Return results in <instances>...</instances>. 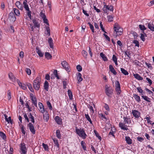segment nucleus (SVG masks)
Segmentation results:
<instances>
[{
  "instance_id": "f257e3e1",
  "label": "nucleus",
  "mask_w": 154,
  "mask_h": 154,
  "mask_svg": "<svg viewBox=\"0 0 154 154\" xmlns=\"http://www.w3.org/2000/svg\"><path fill=\"white\" fill-rule=\"evenodd\" d=\"M124 122H120L119 124V126L121 129L124 130H127L128 128L125 124L130 125L131 123V120L130 118L127 117H124L123 118Z\"/></svg>"
},
{
  "instance_id": "f03ea898",
  "label": "nucleus",
  "mask_w": 154,
  "mask_h": 154,
  "mask_svg": "<svg viewBox=\"0 0 154 154\" xmlns=\"http://www.w3.org/2000/svg\"><path fill=\"white\" fill-rule=\"evenodd\" d=\"M114 29L116 34L115 35L116 37L122 34L123 31V29L120 27L117 23H116L114 24Z\"/></svg>"
},
{
  "instance_id": "7ed1b4c3",
  "label": "nucleus",
  "mask_w": 154,
  "mask_h": 154,
  "mask_svg": "<svg viewBox=\"0 0 154 154\" xmlns=\"http://www.w3.org/2000/svg\"><path fill=\"white\" fill-rule=\"evenodd\" d=\"M75 132L79 137L83 139H85L87 137V135L85 132L84 129L78 128H76Z\"/></svg>"
},
{
  "instance_id": "20e7f679",
  "label": "nucleus",
  "mask_w": 154,
  "mask_h": 154,
  "mask_svg": "<svg viewBox=\"0 0 154 154\" xmlns=\"http://www.w3.org/2000/svg\"><path fill=\"white\" fill-rule=\"evenodd\" d=\"M23 5L24 8L25 10L27 11L26 12L30 20L32 19L31 11L29 10L28 5L27 3V0H25L23 2Z\"/></svg>"
},
{
  "instance_id": "39448f33",
  "label": "nucleus",
  "mask_w": 154,
  "mask_h": 154,
  "mask_svg": "<svg viewBox=\"0 0 154 154\" xmlns=\"http://www.w3.org/2000/svg\"><path fill=\"white\" fill-rule=\"evenodd\" d=\"M41 79L39 77H37L33 81V86L36 90H38L40 88Z\"/></svg>"
},
{
  "instance_id": "423d86ee",
  "label": "nucleus",
  "mask_w": 154,
  "mask_h": 154,
  "mask_svg": "<svg viewBox=\"0 0 154 154\" xmlns=\"http://www.w3.org/2000/svg\"><path fill=\"white\" fill-rule=\"evenodd\" d=\"M20 152L21 154H26L27 148L26 146L25 143H21L20 146Z\"/></svg>"
},
{
  "instance_id": "0eeeda50",
  "label": "nucleus",
  "mask_w": 154,
  "mask_h": 154,
  "mask_svg": "<svg viewBox=\"0 0 154 154\" xmlns=\"http://www.w3.org/2000/svg\"><path fill=\"white\" fill-rule=\"evenodd\" d=\"M115 90L116 93L119 96L122 92L120 84L119 81H116L115 82Z\"/></svg>"
},
{
  "instance_id": "6e6552de",
  "label": "nucleus",
  "mask_w": 154,
  "mask_h": 154,
  "mask_svg": "<svg viewBox=\"0 0 154 154\" xmlns=\"http://www.w3.org/2000/svg\"><path fill=\"white\" fill-rule=\"evenodd\" d=\"M105 92L106 95L109 97H111L113 93V90L109 88L108 85H106Z\"/></svg>"
},
{
  "instance_id": "1a4fd4ad",
  "label": "nucleus",
  "mask_w": 154,
  "mask_h": 154,
  "mask_svg": "<svg viewBox=\"0 0 154 154\" xmlns=\"http://www.w3.org/2000/svg\"><path fill=\"white\" fill-rule=\"evenodd\" d=\"M131 113L135 119H138L140 117V113L139 111L136 109L132 110Z\"/></svg>"
},
{
  "instance_id": "9d476101",
  "label": "nucleus",
  "mask_w": 154,
  "mask_h": 154,
  "mask_svg": "<svg viewBox=\"0 0 154 154\" xmlns=\"http://www.w3.org/2000/svg\"><path fill=\"white\" fill-rule=\"evenodd\" d=\"M29 130L33 134H35V130L34 126L31 123H29L27 125Z\"/></svg>"
},
{
  "instance_id": "9b49d317",
  "label": "nucleus",
  "mask_w": 154,
  "mask_h": 154,
  "mask_svg": "<svg viewBox=\"0 0 154 154\" xmlns=\"http://www.w3.org/2000/svg\"><path fill=\"white\" fill-rule=\"evenodd\" d=\"M61 65L63 67L66 71H69V66L66 61H64L62 62Z\"/></svg>"
},
{
  "instance_id": "f8f14e48",
  "label": "nucleus",
  "mask_w": 154,
  "mask_h": 154,
  "mask_svg": "<svg viewBox=\"0 0 154 154\" xmlns=\"http://www.w3.org/2000/svg\"><path fill=\"white\" fill-rule=\"evenodd\" d=\"M30 97L32 103L34 104L35 106H37V101L35 97L33 96L32 94H30Z\"/></svg>"
},
{
  "instance_id": "ddd939ff",
  "label": "nucleus",
  "mask_w": 154,
  "mask_h": 154,
  "mask_svg": "<svg viewBox=\"0 0 154 154\" xmlns=\"http://www.w3.org/2000/svg\"><path fill=\"white\" fill-rule=\"evenodd\" d=\"M9 18L12 21L14 22L16 20V18L13 13H10L9 14Z\"/></svg>"
},
{
  "instance_id": "4468645a",
  "label": "nucleus",
  "mask_w": 154,
  "mask_h": 154,
  "mask_svg": "<svg viewBox=\"0 0 154 154\" xmlns=\"http://www.w3.org/2000/svg\"><path fill=\"white\" fill-rule=\"evenodd\" d=\"M15 5L19 9L22 10L23 9V6L22 4L19 1H17L15 3Z\"/></svg>"
},
{
  "instance_id": "2eb2a0df",
  "label": "nucleus",
  "mask_w": 154,
  "mask_h": 154,
  "mask_svg": "<svg viewBox=\"0 0 154 154\" xmlns=\"http://www.w3.org/2000/svg\"><path fill=\"white\" fill-rule=\"evenodd\" d=\"M17 82L18 83L19 86L22 88L23 90H25L26 89V85L24 84H22L21 82H20V81L18 79L17 80Z\"/></svg>"
},
{
  "instance_id": "dca6fc26",
  "label": "nucleus",
  "mask_w": 154,
  "mask_h": 154,
  "mask_svg": "<svg viewBox=\"0 0 154 154\" xmlns=\"http://www.w3.org/2000/svg\"><path fill=\"white\" fill-rule=\"evenodd\" d=\"M38 105L39 108V110L40 112L42 113H44L45 109L42 104L40 102H39L38 103Z\"/></svg>"
},
{
  "instance_id": "f3484780",
  "label": "nucleus",
  "mask_w": 154,
  "mask_h": 154,
  "mask_svg": "<svg viewBox=\"0 0 154 154\" xmlns=\"http://www.w3.org/2000/svg\"><path fill=\"white\" fill-rule=\"evenodd\" d=\"M125 140L126 143L129 145L131 144L132 143V141L130 137L128 136L125 137Z\"/></svg>"
},
{
  "instance_id": "a211bd4d",
  "label": "nucleus",
  "mask_w": 154,
  "mask_h": 154,
  "mask_svg": "<svg viewBox=\"0 0 154 154\" xmlns=\"http://www.w3.org/2000/svg\"><path fill=\"white\" fill-rule=\"evenodd\" d=\"M55 120L57 123L58 125H61L62 123V121L61 119L58 116H56L55 118Z\"/></svg>"
},
{
  "instance_id": "6ab92c4d",
  "label": "nucleus",
  "mask_w": 154,
  "mask_h": 154,
  "mask_svg": "<svg viewBox=\"0 0 154 154\" xmlns=\"http://www.w3.org/2000/svg\"><path fill=\"white\" fill-rule=\"evenodd\" d=\"M147 24L148 28L151 30L154 31V25L151 22L148 23Z\"/></svg>"
},
{
  "instance_id": "aec40b11",
  "label": "nucleus",
  "mask_w": 154,
  "mask_h": 154,
  "mask_svg": "<svg viewBox=\"0 0 154 154\" xmlns=\"http://www.w3.org/2000/svg\"><path fill=\"white\" fill-rule=\"evenodd\" d=\"M8 76L9 78L12 82H14L16 81V78L12 72L9 73Z\"/></svg>"
},
{
  "instance_id": "412c9836",
  "label": "nucleus",
  "mask_w": 154,
  "mask_h": 154,
  "mask_svg": "<svg viewBox=\"0 0 154 154\" xmlns=\"http://www.w3.org/2000/svg\"><path fill=\"white\" fill-rule=\"evenodd\" d=\"M109 69L110 71L112 72L114 75H116L117 74V72L114 69L112 65H110L109 66Z\"/></svg>"
},
{
  "instance_id": "4be33fe9",
  "label": "nucleus",
  "mask_w": 154,
  "mask_h": 154,
  "mask_svg": "<svg viewBox=\"0 0 154 154\" xmlns=\"http://www.w3.org/2000/svg\"><path fill=\"white\" fill-rule=\"evenodd\" d=\"M133 75L134 78L139 81H142L143 80V78L138 74H134Z\"/></svg>"
},
{
  "instance_id": "5701e85b",
  "label": "nucleus",
  "mask_w": 154,
  "mask_h": 154,
  "mask_svg": "<svg viewBox=\"0 0 154 154\" xmlns=\"http://www.w3.org/2000/svg\"><path fill=\"white\" fill-rule=\"evenodd\" d=\"M44 88L46 91H48L49 89V84L48 82L47 81H45L44 83Z\"/></svg>"
},
{
  "instance_id": "b1692460",
  "label": "nucleus",
  "mask_w": 154,
  "mask_h": 154,
  "mask_svg": "<svg viewBox=\"0 0 154 154\" xmlns=\"http://www.w3.org/2000/svg\"><path fill=\"white\" fill-rule=\"evenodd\" d=\"M133 97L134 98L135 100H136L137 102L138 103H139L140 102V97L138 95L136 94H133Z\"/></svg>"
},
{
  "instance_id": "393cba45",
  "label": "nucleus",
  "mask_w": 154,
  "mask_h": 154,
  "mask_svg": "<svg viewBox=\"0 0 154 154\" xmlns=\"http://www.w3.org/2000/svg\"><path fill=\"white\" fill-rule=\"evenodd\" d=\"M32 23L34 24V25L35 27L39 28L40 26V25L39 24L38 22L36 21L34 19L32 20Z\"/></svg>"
},
{
  "instance_id": "a878e982",
  "label": "nucleus",
  "mask_w": 154,
  "mask_h": 154,
  "mask_svg": "<svg viewBox=\"0 0 154 154\" xmlns=\"http://www.w3.org/2000/svg\"><path fill=\"white\" fill-rule=\"evenodd\" d=\"M48 43L49 44L50 47L51 48H54V45L53 42V40L51 38H49L48 40Z\"/></svg>"
},
{
  "instance_id": "bb28decb",
  "label": "nucleus",
  "mask_w": 154,
  "mask_h": 154,
  "mask_svg": "<svg viewBox=\"0 0 154 154\" xmlns=\"http://www.w3.org/2000/svg\"><path fill=\"white\" fill-rule=\"evenodd\" d=\"M100 55L104 61H107L108 60L107 57L103 52L100 53Z\"/></svg>"
},
{
  "instance_id": "cd10ccee",
  "label": "nucleus",
  "mask_w": 154,
  "mask_h": 154,
  "mask_svg": "<svg viewBox=\"0 0 154 154\" xmlns=\"http://www.w3.org/2000/svg\"><path fill=\"white\" fill-rule=\"evenodd\" d=\"M82 75L80 73H78L77 75V79L78 81V82H80L83 79L82 77Z\"/></svg>"
},
{
  "instance_id": "c85d7f7f",
  "label": "nucleus",
  "mask_w": 154,
  "mask_h": 154,
  "mask_svg": "<svg viewBox=\"0 0 154 154\" xmlns=\"http://www.w3.org/2000/svg\"><path fill=\"white\" fill-rule=\"evenodd\" d=\"M104 6L103 8V11L105 13L108 14V11L107 9L106 5L105 2H103Z\"/></svg>"
},
{
  "instance_id": "c756f323",
  "label": "nucleus",
  "mask_w": 154,
  "mask_h": 154,
  "mask_svg": "<svg viewBox=\"0 0 154 154\" xmlns=\"http://www.w3.org/2000/svg\"><path fill=\"white\" fill-rule=\"evenodd\" d=\"M28 117L30 120V121H31L33 123L35 122L34 117L31 113H29V115H28Z\"/></svg>"
},
{
  "instance_id": "7c9ffc66",
  "label": "nucleus",
  "mask_w": 154,
  "mask_h": 154,
  "mask_svg": "<svg viewBox=\"0 0 154 154\" xmlns=\"http://www.w3.org/2000/svg\"><path fill=\"white\" fill-rule=\"evenodd\" d=\"M36 50L37 54L40 57H42L43 56L44 54L41 51V50L38 48H36Z\"/></svg>"
},
{
  "instance_id": "2f4dec72",
  "label": "nucleus",
  "mask_w": 154,
  "mask_h": 154,
  "mask_svg": "<svg viewBox=\"0 0 154 154\" xmlns=\"http://www.w3.org/2000/svg\"><path fill=\"white\" fill-rule=\"evenodd\" d=\"M116 131V130L115 128H112L111 129V131L110 132L109 134V135H112L114 137H115L114 134L115 133Z\"/></svg>"
},
{
  "instance_id": "473e14b6",
  "label": "nucleus",
  "mask_w": 154,
  "mask_h": 154,
  "mask_svg": "<svg viewBox=\"0 0 154 154\" xmlns=\"http://www.w3.org/2000/svg\"><path fill=\"white\" fill-rule=\"evenodd\" d=\"M52 139L54 144H55V145L58 148H59V144L58 140L56 138H52Z\"/></svg>"
},
{
  "instance_id": "72a5a7b5",
  "label": "nucleus",
  "mask_w": 154,
  "mask_h": 154,
  "mask_svg": "<svg viewBox=\"0 0 154 154\" xmlns=\"http://www.w3.org/2000/svg\"><path fill=\"white\" fill-rule=\"evenodd\" d=\"M43 119L44 120L47 122L49 119V116L48 113H46L45 115H44Z\"/></svg>"
},
{
  "instance_id": "f704fd0d",
  "label": "nucleus",
  "mask_w": 154,
  "mask_h": 154,
  "mask_svg": "<svg viewBox=\"0 0 154 154\" xmlns=\"http://www.w3.org/2000/svg\"><path fill=\"white\" fill-rule=\"evenodd\" d=\"M142 97L143 99L144 100L147 101V102H150L151 101V99L149 98L146 96L143 95L141 96Z\"/></svg>"
},
{
  "instance_id": "c9c22d12",
  "label": "nucleus",
  "mask_w": 154,
  "mask_h": 154,
  "mask_svg": "<svg viewBox=\"0 0 154 154\" xmlns=\"http://www.w3.org/2000/svg\"><path fill=\"white\" fill-rule=\"evenodd\" d=\"M120 70L122 73L125 75H128L129 74L128 72L124 68H121Z\"/></svg>"
},
{
  "instance_id": "e433bc0d",
  "label": "nucleus",
  "mask_w": 154,
  "mask_h": 154,
  "mask_svg": "<svg viewBox=\"0 0 154 154\" xmlns=\"http://www.w3.org/2000/svg\"><path fill=\"white\" fill-rule=\"evenodd\" d=\"M0 136L4 140H5L6 139V136L5 134L2 131L0 132Z\"/></svg>"
},
{
  "instance_id": "4c0bfd02",
  "label": "nucleus",
  "mask_w": 154,
  "mask_h": 154,
  "mask_svg": "<svg viewBox=\"0 0 154 154\" xmlns=\"http://www.w3.org/2000/svg\"><path fill=\"white\" fill-rule=\"evenodd\" d=\"M14 12L15 14L17 16H19L20 15V12L19 10L16 8H13Z\"/></svg>"
},
{
  "instance_id": "58836bf2",
  "label": "nucleus",
  "mask_w": 154,
  "mask_h": 154,
  "mask_svg": "<svg viewBox=\"0 0 154 154\" xmlns=\"http://www.w3.org/2000/svg\"><path fill=\"white\" fill-rule=\"evenodd\" d=\"M85 116L86 118L87 119V120L89 122L90 124H92V121L90 116H89L88 114H85Z\"/></svg>"
},
{
  "instance_id": "ea45409f",
  "label": "nucleus",
  "mask_w": 154,
  "mask_h": 154,
  "mask_svg": "<svg viewBox=\"0 0 154 154\" xmlns=\"http://www.w3.org/2000/svg\"><path fill=\"white\" fill-rule=\"evenodd\" d=\"M137 90L138 92L141 94V96L143 95V91L142 89L140 87L137 88Z\"/></svg>"
},
{
  "instance_id": "a19ab883",
  "label": "nucleus",
  "mask_w": 154,
  "mask_h": 154,
  "mask_svg": "<svg viewBox=\"0 0 154 154\" xmlns=\"http://www.w3.org/2000/svg\"><path fill=\"white\" fill-rule=\"evenodd\" d=\"M45 56L48 59H51L52 57L51 55L48 52H46L45 54Z\"/></svg>"
},
{
  "instance_id": "79ce46f5",
  "label": "nucleus",
  "mask_w": 154,
  "mask_h": 154,
  "mask_svg": "<svg viewBox=\"0 0 154 154\" xmlns=\"http://www.w3.org/2000/svg\"><path fill=\"white\" fill-rule=\"evenodd\" d=\"M56 134L57 137L59 139H60L61 138V135L60 131L59 130H57L56 131Z\"/></svg>"
},
{
  "instance_id": "37998d69",
  "label": "nucleus",
  "mask_w": 154,
  "mask_h": 154,
  "mask_svg": "<svg viewBox=\"0 0 154 154\" xmlns=\"http://www.w3.org/2000/svg\"><path fill=\"white\" fill-rule=\"evenodd\" d=\"M68 94L69 97V99L72 100V94L71 91L70 90H68Z\"/></svg>"
},
{
  "instance_id": "c03bdc74",
  "label": "nucleus",
  "mask_w": 154,
  "mask_h": 154,
  "mask_svg": "<svg viewBox=\"0 0 154 154\" xmlns=\"http://www.w3.org/2000/svg\"><path fill=\"white\" fill-rule=\"evenodd\" d=\"M81 145L82 146V148L84 150H86V147L85 146V142L83 141H82L81 142Z\"/></svg>"
},
{
  "instance_id": "a18cd8bd",
  "label": "nucleus",
  "mask_w": 154,
  "mask_h": 154,
  "mask_svg": "<svg viewBox=\"0 0 154 154\" xmlns=\"http://www.w3.org/2000/svg\"><path fill=\"white\" fill-rule=\"evenodd\" d=\"M107 9L108 11H113V6L110 5H106Z\"/></svg>"
},
{
  "instance_id": "49530a36",
  "label": "nucleus",
  "mask_w": 154,
  "mask_h": 154,
  "mask_svg": "<svg viewBox=\"0 0 154 154\" xmlns=\"http://www.w3.org/2000/svg\"><path fill=\"white\" fill-rule=\"evenodd\" d=\"M100 26L101 29V30L104 32L105 33H106V32L105 31L104 28L103 27V25L102 24V22L101 21H100Z\"/></svg>"
},
{
  "instance_id": "de8ad7c7",
  "label": "nucleus",
  "mask_w": 154,
  "mask_h": 154,
  "mask_svg": "<svg viewBox=\"0 0 154 154\" xmlns=\"http://www.w3.org/2000/svg\"><path fill=\"white\" fill-rule=\"evenodd\" d=\"M88 24L92 32L93 33L94 32V28L93 26L89 22L88 23Z\"/></svg>"
},
{
  "instance_id": "09e8293b",
  "label": "nucleus",
  "mask_w": 154,
  "mask_h": 154,
  "mask_svg": "<svg viewBox=\"0 0 154 154\" xmlns=\"http://www.w3.org/2000/svg\"><path fill=\"white\" fill-rule=\"evenodd\" d=\"M107 20L109 22L112 21H113V17L112 15H108L107 16Z\"/></svg>"
},
{
  "instance_id": "8fccbe9b",
  "label": "nucleus",
  "mask_w": 154,
  "mask_h": 154,
  "mask_svg": "<svg viewBox=\"0 0 154 154\" xmlns=\"http://www.w3.org/2000/svg\"><path fill=\"white\" fill-rule=\"evenodd\" d=\"M42 146L45 151H48V147L47 145L43 143Z\"/></svg>"
},
{
  "instance_id": "3c124183",
  "label": "nucleus",
  "mask_w": 154,
  "mask_h": 154,
  "mask_svg": "<svg viewBox=\"0 0 154 154\" xmlns=\"http://www.w3.org/2000/svg\"><path fill=\"white\" fill-rule=\"evenodd\" d=\"M94 133L95 134L96 136L98 138V139L100 140H101V137L99 135V134L97 133V131L96 130L94 131Z\"/></svg>"
},
{
  "instance_id": "603ef678",
  "label": "nucleus",
  "mask_w": 154,
  "mask_h": 154,
  "mask_svg": "<svg viewBox=\"0 0 154 154\" xmlns=\"http://www.w3.org/2000/svg\"><path fill=\"white\" fill-rule=\"evenodd\" d=\"M133 43L135 45V46L139 47V42L137 40H134L133 41Z\"/></svg>"
},
{
  "instance_id": "864d4df0",
  "label": "nucleus",
  "mask_w": 154,
  "mask_h": 154,
  "mask_svg": "<svg viewBox=\"0 0 154 154\" xmlns=\"http://www.w3.org/2000/svg\"><path fill=\"white\" fill-rule=\"evenodd\" d=\"M27 86L29 89L32 92L34 91V90L31 85L30 83H28L27 84Z\"/></svg>"
},
{
  "instance_id": "5fc2aeb1",
  "label": "nucleus",
  "mask_w": 154,
  "mask_h": 154,
  "mask_svg": "<svg viewBox=\"0 0 154 154\" xmlns=\"http://www.w3.org/2000/svg\"><path fill=\"white\" fill-rule=\"evenodd\" d=\"M82 54L83 56L85 58H87L88 54L87 52L85 50H83L82 52Z\"/></svg>"
},
{
  "instance_id": "6e6d98bb",
  "label": "nucleus",
  "mask_w": 154,
  "mask_h": 154,
  "mask_svg": "<svg viewBox=\"0 0 154 154\" xmlns=\"http://www.w3.org/2000/svg\"><path fill=\"white\" fill-rule=\"evenodd\" d=\"M54 74L55 76L57 78V79H60L59 76L57 74V70H54Z\"/></svg>"
},
{
  "instance_id": "4d7b16f0",
  "label": "nucleus",
  "mask_w": 154,
  "mask_h": 154,
  "mask_svg": "<svg viewBox=\"0 0 154 154\" xmlns=\"http://www.w3.org/2000/svg\"><path fill=\"white\" fill-rule=\"evenodd\" d=\"M47 103L49 109L52 110V108L50 102L49 101H47Z\"/></svg>"
},
{
  "instance_id": "13d9d810",
  "label": "nucleus",
  "mask_w": 154,
  "mask_h": 154,
  "mask_svg": "<svg viewBox=\"0 0 154 154\" xmlns=\"http://www.w3.org/2000/svg\"><path fill=\"white\" fill-rule=\"evenodd\" d=\"M139 27L140 29L143 31H144L146 29V28L145 27V26L143 25H139Z\"/></svg>"
},
{
  "instance_id": "bf43d9fd",
  "label": "nucleus",
  "mask_w": 154,
  "mask_h": 154,
  "mask_svg": "<svg viewBox=\"0 0 154 154\" xmlns=\"http://www.w3.org/2000/svg\"><path fill=\"white\" fill-rule=\"evenodd\" d=\"M104 107L106 110L107 111H109L110 109L109 107L108 104L106 103H105Z\"/></svg>"
},
{
  "instance_id": "052dcab7",
  "label": "nucleus",
  "mask_w": 154,
  "mask_h": 154,
  "mask_svg": "<svg viewBox=\"0 0 154 154\" xmlns=\"http://www.w3.org/2000/svg\"><path fill=\"white\" fill-rule=\"evenodd\" d=\"M76 68L79 72H81L82 71V67L80 65H78L76 66Z\"/></svg>"
},
{
  "instance_id": "680f3d73",
  "label": "nucleus",
  "mask_w": 154,
  "mask_h": 154,
  "mask_svg": "<svg viewBox=\"0 0 154 154\" xmlns=\"http://www.w3.org/2000/svg\"><path fill=\"white\" fill-rule=\"evenodd\" d=\"M40 16L42 19L46 17L45 14L43 13L42 11L40 13Z\"/></svg>"
},
{
  "instance_id": "e2e57ef3",
  "label": "nucleus",
  "mask_w": 154,
  "mask_h": 154,
  "mask_svg": "<svg viewBox=\"0 0 154 154\" xmlns=\"http://www.w3.org/2000/svg\"><path fill=\"white\" fill-rule=\"evenodd\" d=\"M24 117L25 119V120L26 121L28 122L29 121V117L28 116L26 113L23 114Z\"/></svg>"
},
{
  "instance_id": "0e129e2a",
  "label": "nucleus",
  "mask_w": 154,
  "mask_h": 154,
  "mask_svg": "<svg viewBox=\"0 0 154 154\" xmlns=\"http://www.w3.org/2000/svg\"><path fill=\"white\" fill-rule=\"evenodd\" d=\"M8 123H10L11 124H12L13 122L11 120V117H9L8 119L7 120H5Z\"/></svg>"
},
{
  "instance_id": "69168bd1",
  "label": "nucleus",
  "mask_w": 154,
  "mask_h": 154,
  "mask_svg": "<svg viewBox=\"0 0 154 154\" xmlns=\"http://www.w3.org/2000/svg\"><path fill=\"white\" fill-rule=\"evenodd\" d=\"M8 98V100H10L11 98V93L10 91H8L7 92Z\"/></svg>"
},
{
  "instance_id": "338daca9",
  "label": "nucleus",
  "mask_w": 154,
  "mask_h": 154,
  "mask_svg": "<svg viewBox=\"0 0 154 154\" xmlns=\"http://www.w3.org/2000/svg\"><path fill=\"white\" fill-rule=\"evenodd\" d=\"M99 116L100 118H101L102 119H106V120H107V119L106 117L104 115H103V114H99Z\"/></svg>"
},
{
  "instance_id": "774afa93",
  "label": "nucleus",
  "mask_w": 154,
  "mask_h": 154,
  "mask_svg": "<svg viewBox=\"0 0 154 154\" xmlns=\"http://www.w3.org/2000/svg\"><path fill=\"white\" fill-rule=\"evenodd\" d=\"M146 80H147L148 82L149 83L150 85H151L152 83V81L151 79L148 78H146Z\"/></svg>"
}]
</instances>
